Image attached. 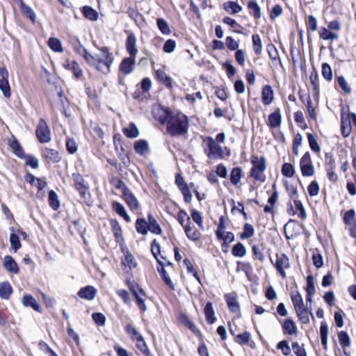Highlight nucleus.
<instances>
[{
	"label": "nucleus",
	"instance_id": "obj_10",
	"mask_svg": "<svg viewBox=\"0 0 356 356\" xmlns=\"http://www.w3.org/2000/svg\"><path fill=\"white\" fill-rule=\"evenodd\" d=\"M228 328L230 334L233 337L234 341L237 344L244 346H248L251 348H254L256 345L254 341L252 339V334L248 331H244L240 334H236L235 331L233 330L231 323L228 322Z\"/></svg>",
	"mask_w": 356,
	"mask_h": 356
},
{
	"label": "nucleus",
	"instance_id": "obj_40",
	"mask_svg": "<svg viewBox=\"0 0 356 356\" xmlns=\"http://www.w3.org/2000/svg\"><path fill=\"white\" fill-rule=\"evenodd\" d=\"M8 145L17 157L19 159L24 157V150L15 136H13V140H8Z\"/></svg>",
	"mask_w": 356,
	"mask_h": 356
},
{
	"label": "nucleus",
	"instance_id": "obj_39",
	"mask_svg": "<svg viewBox=\"0 0 356 356\" xmlns=\"http://www.w3.org/2000/svg\"><path fill=\"white\" fill-rule=\"evenodd\" d=\"M19 10L21 13L27 19H29L32 24L36 22V15L33 10L21 0L19 3Z\"/></svg>",
	"mask_w": 356,
	"mask_h": 356
},
{
	"label": "nucleus",
	"instance_id": "obj_15",
	"mask_svg": "<svg viewBox=\"0 0 356 356\" xmlns=\"http://www.w3.org/2000/svg\"><path fill=\"white\" fill-rule=\"evenodd\" d=\"M35 136L40 143H47L51 141V130L43 118H40L38 121Z\"/></svg>",
	"mask_w": 356,
	"mask_h": 356
},
{
	"label": "nucleus",
	"instance_id": "obj_62",
	"mask_svg": "<svg viewBox=\"0 0 356 356\" xmlns=\"http://www.w3.org/2000/svg\"><path fill=\"white\" fill-rule=\"evenodd\" d=\"M49 47L55 52H63L62 43L57 38L51 37L47 42Z\"/></svg>",
	"mask_w": 356,
	"mask_h": 356
},
{
	"label": "nucleus",
	"instance_id": "obj_37",
	"mask_svg": "<svg viewBox=\"0 0 356 356\" xmlns=\"http://www.w3.org/2000/svg\"><path fill=\"white\" fill-rule=\"evenodd\" d=\"M148 231L156 235H161L163 230L156 218L151 213H147Z\"/></svg>",
	"mask_w": 356,
	"mask_h": 356
},
{
	"label": "nucleus",
	"instance_id": "obj_53",
	"mask_svg": "<svg viewBox=\"0 0 356 356\" xmlns=\"http://www.w3.org/2000/svg\"><path fill=\"white\" fill-rule=\"evenodd\" d=\"M13 288L11 284L6 281L0 283V298L3 300L10 298L13 293Z\"/></svg>",
	"mask_w": 356,
	"mask_h": 356
},
{
	"label": "nucleus",
	"instance_id": "obj_63",
	"mask_svg": "<svg viewBox=\"0 0 356 356\" xmlns=\"http://www.w3.org/2000/svg\"><path fill=\"white\" fill-rule=\"evenodd\" d=\"M232 254L236 257H243L246 254V248L242 243L238 242L233 245Z\"/></svg>",
	"mask_w": 356,
	"mask_h": 356
},
{
	"label": "nucleus",
	"instance_id": "obj_25",
	"mask_svg": "<svg viewBox=\"0 0 356 356\" xmlns=\"http://www.w3.org/2000/svg\"><path fill=\"white\" fill-rule=\"evenodd\" d=\"M282 120L280 108H275L273 112L268 115L267 125L270 129H275L280 127Z\"/></svg>",
	"mask_w": 356,
	"mask_h": 356
},
{
	"label": "nucleus",
	"instance_id": "obj_9",
	"mask_svg": "<svg viewBox=\"0 0 356 356\" xmlns=\"http://www.w3.org/2000/svg\"><path fill=\"white\" fill-rule=\"evenodd\" d=\"M72 177L74 181V188L78 191L81 198L87 202L90 196L88 184L80 173H72Z\"/></svg>",
	"mask_w": 356,
	"mask_h": 356
},
{
	"label": "nucleus",
	"instance_id": "obj_12",
	"mask_svg": "<svg viewBox=\"0 0 356 356\" xmlns=\"http://www.w3.org/2000/svg\"><path fill=\"white\" fill-rule=\"evenodd\" d=\"M341 134L343 138H348L352 131L350 113L348 106H342L340 111Z\"/></svg>",
	"mask_w": 356,
	"mask_h": 356
},
{
	"label": "nucleus",
	"instance_id": "obj_29",
	"mask_svg": "<svg viewBox=\"0 0 356 356\" xmlns=\"http://www.w3.org/2000/svg\"><path fill=\"white\" fill-rule=\"evenodd\" d=\"M261 102L264 105L268 106L275 99L274 90L270 85H265L261 89Z\"/></svg>",
	"mask_w": 356,
	"mask_h": 356
},
{
	"label": "nucleus",
	"instance_id": "obj_13",
	"mask_svg": "<svg viewBox=\"0 0 356 356\" xmlns=\"http://www.w3.org/2000/svg\"><path fill=\"white\" fill-rule=\"evenodd\" d=\"M175 184L181 191L184 197V202L187 204L191 203L193 197L190 188H193L195 187V184L191 182L188 184L185 181L184 178L179 173H177L175 175Z\"/></svg>",
	"mask_w": 356,
	"mask_h": 356
},
{
	"label": "nucleus",
	"instance_id": "obj_42",
	"mask_svg": "<svg viewBox=\"0 0 356 356\" xmlns=\"http://www.w3.org/2000/svg\"><path fill=\"white\" fill-rule=\"evenodd\" d=\"M352 166L353 168V172L352 176L354 181H348L346 184V189L350 195H356V156L352 155Z\"/></svg>",
	"mask_w": 356,
	"mask_h": 356
},
{
	"label": "nucleus",
	"instance_id": "obj_54",
	"mask_svg": "<svg viewBox=\"0 0 356 356\" xmlns=\"http://www.w3.org/2000/svg\"><path fill=\"white\" fill-rule=\"evenodd\" d=\"M135 228L136 232L142 235H147L148 233V220H146L144 218H137L135 223Z\"/></svg>",
	"mask_w": 356,
	"mask_h": 356
},
{
	"label": "nucleus",
	"instance_id": "obj_49",
	"mask_svg": "<svg viewBox=\"0 0 356 356\" xmlns=\"http://www.w3.org/2000/svg\"><path fill=\"white\" fill-rule=\"evenodd\" d=\"M266 50L269 58L273 63L278 62L280 65L282 67V60L280 59L279 52L276 47L273 43H269L266 46Z\"/></svg>",
	"mask_w": 356,
	"mask_h": 356
},
{
	"label": "nucleus",
	"instance_id": "obj_43",
	"mask_svg": "<svg viewBox=\"0 0 356 356\" xmlns=\"http://www.w3.org/2000/svg\"><path fill=\"white\" fill-rule=\"evenodd\" d=\"M284 334L293 335L298 332L295 322L291 318L284 319L282 324Z\"/></svg>",
	"mask_w": 356,
	"mask_h": 356
},
{
	"label": "nucleus",
	"instance_id": "obj_57",
	"mask_svg": "<svg viewBox=\"0 0 356 356\" xmlns=\"http://www.w3.org/2000/svg\"><path fill=\"white\" fill-rule=\"evenodd\" d=\"M48 202L49 207L54 211H57L60 208V203L58 199V196L57 193L53 190L49 191Z\"/></svg>",
	"mask_w": 356,
	"mask_h": 356
},
{
	"label": "nucleus",
	"instance_id": "obj_47",
	"mask_svg": "<svg viewBox=\"0 0 356 356\" xmlns=\"http://www.w3.org/2000/svg\"><path fill=\"white\" fill-rule=\"evenodd\" d=\"M223 9L231 15H235L242 11V6L234 1H228L223 3Z\"/></svg>",
	"mask_w": 356,
	"mask_h": 356
},
{
	"label": "nucleus",
	"instance_id": "obj_60",
	"mask_svg": "<svg viewBox=\"0 0 356 356\" xmlns=\"http://www.w3.org/2000/svg\"><path fill=\"white\" fill-rule=\"evenodd\" d=\"M113 209L115 210V211L121 217L124 218V220L127 222H131V218L129 216L127 213V211L122 204L118 202H113Z\"/></svg>",
	"mask_w": 356,
	"mask_h": 356
},
{
	"label": "nucleus",
	"instance_id": "obj_45",
	"mask_svg": "<svg viewBox=\"0 0 356 356\" xmlns=\"http://www.w3.org/2000/svg\"><path fill=\"white\" fill-rule=\"evenodd\" d=\"M134 149L136 154L145 155L149 151L148 143L145 139H139L134 143Z\"/></svg>",
	"mask_w": 356,
	"mask_h": 356
},
{
	"label": "nucleus",
	"instance_id": "obj_55",
	"mask_svg": "<svg viewBox=\"0 0 356 356\" xmlns=\"http://www.w3.org/2000/svg\"><path fill=\"white\" fill-rule=\"evenodd\" d=\"M252 49L256 56H261L262 53V42L261 37L257 33H254L252 35Z\"/></svg>",
	"mask_w": 356,
	"mask_h": 356
},
{
	"label": "nucleus",
	"instance_id": "obj_3",
	"mask_svg": "<svg viewBox=\"0 0 356 356\" xmlns=\"http://www.w3.org/2000/svg\"><path fill=\"white\" fill-rule=\"evenodd\" d=\"M175 218L182 227L187 238L190 241L197 242L201 239V232L192 225L191 218L186 211L180 209L177 212Z\"/></svg>",
	"mask_w": 356,
	"mask_h": 356
},
{
	"label": "nucleus",
	"instance_id": "obj_34",
	"mask_svg": "<svg viewBox=\"0 0 356 356\" xmlns=\"http://www.w3.org/2000/svg\"><path fill=\"white\" fill-rule=\"evenodd\" d=\"M135 59L136 57H132L131 56L122 59L119 67L120 72L126 75L131 73L134 68Z\"/></svg>",
	"mask_w": 356,
	"mask_h": 356
},
{
	"label": "nucleus",
	"instance_id": "obj_48",
	"mask_svg": "<svg viewBox=\"0 0 356 356\" xmlns=\"http://www.w3.org/2000/svg\"><path fill=\"white\" fill-rule=\"evenodd\" d=\"M122 198L126 202L127 204L129 206L131 210L134 211L138 209V201L134 195L130 191V190L129 192L126 193V194L122 195Z\"/></svg>",
	"mask_w": 356,
	"mask_h": 356
},
{
	"label": "nucleus",
	"instance_id": "obj_33",
	"mask_svg": "<svg viewBox=\"0 0 356 356\" xmlns=\"http://www.w3.org/2000/svg\"><path fill=\"white\" fill-rule=\"evenodd\" d=\"M205 321L207 324L213 325L217 321L215 316V310L211 302H207L203 308Z\"/></svg>",
	"mask_w": 356,
	"mask_h": 356
},
{
	"label": "nucleus",
	"instance_id": "obj_14",
	"mask_svg": "<svg viewBox=\"0 0 356 356\" xmlns=\"http://www.w3.org/2000/svg\"><path fill=\"white\" fill-rule=\"evenodd\" d=\"M123 256L121 257V266L126 273H131L133 268L137 266V262L134 255L129 252L128 247L121 249Z\"/></svg>",
	"mask_w": 356,
	"mask_h": 356
},
{
	"label": "nucleus",
	"instance_id": "obj_31",
	"mask_svg": "<svg viewBox=\"0 0 356 356\" xmlns=\"http://www.w3.org/2000/svg\"><path fill=\"white\" fill-rule=\"evenodd\" d=\"M156 79L162 85L165 86L168 89H172V79L168 76L163 70L158 69L155 71Z\"/></svg>",
	"mask_w": 356,
	"mask_h": 356
},
{
	"label": "nucleus",
	"instance_id": "obj_35",
	"mask_svg": "<svg viewBox=\"0 0 356 356\" xmlns=\"http://www.w3.org/2000/svg\"><path fill=\"white\" fill-rule=\"evenodd\" d=\"M295 311L298 320L302 324H308L309 323V316H311L312 318L314 320V316L312 310H309L305 306L301 307V308H298L295 309Z\"/></svg>",
	"mask_w": 356,
	"mask_h": 356
},
{
	"label": "nucleus",
	"instance_id": "obj_64",
	"mask_svg": "<svg viewBox=\"0 0 356 356\" xmlns=\"http://www.w3.org/2000/svg\"><path fill=\"white\" fill-rule=\"evenodd\" d=\"M293 118L296 123L298 125V127L302 129L305 130L308 128L307 124L305 122L304 114L301 111H297L293 114Z\"/></svg>",
	"mask_w": 356,
	"mask_h": 356
},
{
	"label": "nucleus",
	"instance_id": "obj_11",
	"mask_svg": "<svg viewBox=\"0 0 356 356\" xmlns=\"http://www.w3.org/2000/svg\"><path fill=\"white\" fill-rule=\"evenodd\" d=\"M270 262L276 269L277 273L281 276L282 278L284 279L286 277V269H289L291 267L290 260L289 257L283 252H277L275 254V262L270 259Z\"/></svg>",
	"mask_w": 356,
	"mask_h": 356
},
{
	"label": "nucleus",
	"instance_id": "obj_20",
	"mask_svg": "<svg viewBox=\"0 0 356 356\" xmlns=\"http://www.w3.org/2000/svg\"><path fill=\"white\" fill-rule=\"evenodd\" d=\"M272 190H273V192H272L270 196L268 199V204L264 207V212L265 213H270L273 216L275 215L274 207L278 200V197H279V194H278V191L277 190V186H276L275 183H274L272 185Z\"/></svg>",
	"mask_w": 356,
	"mask_h": 356
},
{
	"label": "nucleus",
	"instance_id": "obj_58",
	"mask_svg": "<svg viewBox=\"0 0 356 356\" xmlns=\"http://www.w3.org/2000/svg\"><path fill=\"white\" fill-rule=\"evenodd\" d=\"M123 134L129 138H135L139 136V130L134 122L122 129Z\"/></svg>",
	"mask_w": 356,
	"mask_h": 356
},
{
	"label": "nucleus",
	"instance_id": "obj_21",
	"mask_svg": "<svg viewBox=\"0 0 356 356\" xmlns=\"http://www.w3.org/2000/svg\"><path fill=\"white\" fill-rule=\"evenodd\" d=\"M222 23L231 28V31L243 35H248V29L230 17H225L222 19Z\"/></svg>",
	"mask_w": 356,
	"mask_h": 356
},
{
	"label": "nucleus",
	"instance_id": "obj_52",
	"mask_svg": "<svg viewBox=\"0 0 356 356\" xmlns=\"http://www.w3.org/2000/svg\"><path fill=\"white\" fill-rule=\"evenodd\" d=\"M317 20L315 17L313 15H308L305 17V26L307 31V40L308 42H309L310 40V35L309 33L311 32H314L316 31L317 29Z\"/></svg>",
	"mask_w": 356,
	"mask_h": 356
},
{
	"label": "nucleus",
	"instance_id": "obj_2",
	"mask_svg": "<svg viewBox=\"0 0 356 356\" xmlns=\"http://www.w3.org/2000/svg\"><path fill=\"white\" fill-rule=\"evenodd\" d=\"M161 247L160 243L157 241L156 238L153 239L150 243V250L154 259L156 260L159 266L157 267V270L159 273L161 279L163 280L165 284L169 287L170 290H175V285L171 280L170 277L167 273L164 266L165 264L162 260H166V258L161 255Z\"/></svg>",
	"mask_w": 356,
	"mask_h": 356
},
{
	"label": "nucleus",
	"instance_id": "obj_5",
	"mask_svg": "<svg viewBox=\"0 0 356 356\" xmlns=\"http://www.w3.org/2000/svg\"><path fill=\"white\" fill-rule=\"evenodd\" d=\"M178 319L181 325L188 328L194 334L200 341H203V334L200 329L196 326L195 323L191 321L185 313H180ZM197 352L200 356H209L207 347L204 342H202L198 348Z\"/></svg>",
	"mask_w": 356,
	"mask_h": 356
},
{
	"label": "nucleus",
	"instance_id": "obj_28",
	"mask_svg": "<svg viewBox=\"0 0 356 356\" xmlns=\"http://www.w3.org/2000/svg\"><path fill=\"white\" fill-rule=\"evenodd\" d=\"M42 156L48 163H58L61 160L58 151L49 147L43 149Z\"/></svg>",
	"mask_w": 356,
	"mask_h": 356
},
{
	"label": "nucleus",
	"instance_id": "obj_38",
	"mask_svg": "<svg viewBox=\"0 0 356 356\" xmlns=\"http://www.w3.org/2000/svg\"><path fill=\"white\" fill-rule=\"evenodd\" d=\"M3 267L8 272L13 274H17L19 272L17 263L10 255L4 257Z\"/></svg>",
	"mask_w": 356,
	"mask_h": 356
},
{
	"label": "nucleus",
	"instance_id": "obj_1",
	"mask_svg": "<svg viewBox=\"0 0 356 356\" xmlns=\"http://www.w3.org/2000/svg\"><path fill=\"white\" fill-rule=\"evenodd\" d=\"M154 119L165 127L166 132L171 137L186 136L188 134V117L178 110L161 106L153 113Z\"/></svg>",
	"mask_w": 356,
	"mask_h": 356
},
{
	"label": "nucleus",
	"instance_id": "obj_46",
	"mask_svg": "<svg viewBox=\"0 0 356 356\" xmlns=\"http://www.w3.org/2000/svg\"><path fill=\"white\" fill-rule=\"evenodd\" d=\"M305 107L307 108V111L309 116V121L312 120L314 122H317V113L316 111V108L313 105V102L311 99L309 94H307L306 97V102Z\"/></svg>",
	"mask_w": 356,
	"mask_h": 356
},
{
	"label": "nucleus",
	"instance_id": "obj_44",
	"mask_svg": "<svg viewBox=\"0 0 356 356\" xmlns=\"http://www.w3.org/2000/svg\"><path fill=\"white\" fill-rule=\"evenodd\" d=\"M243 176V172L241 167L233 168L229 175V179L231 184L236 187H238V185Z\"/></svg>",
	"mask_w": 356,
	"mask_h": 356
},
{
	"label": "nucleus",
	"instance_id": "obj_19",
	"mask_svg": "<svg viewBox=\"0 0 356 356\" xmlns=\"http://www.w3.org/2000/svg\"><path fill=\"white\" fill-rule=\"evenodd\" d=\"M294 207L296 211H294L293 208V205L291 202L287 203V213L289 215L294 216L295 214H298V216L302 220H305L307 218V213L304 208V206L300 200H296L293 201Z\"/></svg>",
	"mask_w": 356,
	"mask_h": 356
},
{
	"label": "nucleus",
	"instance_id": "obj_7",
	"mask_svg": "<svg viewBox=\"0 0 356 356\" xmlns=\"http://www.w3.org/2000/svg\"><path fill=\"white\" fill-rule=\"evenodd\" d=\"M126 284L129 291L131 292L133 296L136 300V303L140 310L143 312L147 310V306L145 303L147 298V294L141 286L131 279H126Z\"/></svg>",
	"mask_w": 356,
	"mask_h": 356
},
{
	"label": "nucleus",
	"instance_id": "obj_24",
	"mask_svg": "<svg viewBox=\"0 0 356 356\" xmlns=\"http://www.w3.org/2000/svg\"><path fill=\"white\" fill-rule=\"evenodd\" d=\"M63 67L65 70L71 71L76 79L81 78L83 76L82 70L80 68L79 63L76 60L67 58L63 62Z\"/></svg>",
	"mask_w": 356,
	"mask_h": 356
},
{
	"label": "nucleus",
	"instance_id": "obj_36",
	"mask_svg": "<svg viewBox=\"0 0 356 356\" xmlns=\"http://www.w3.org/2000/svg\"><path fill=\"white\" fill-rule=\"evenodd\" d=\"M247 8L250 15H251L254 20H258L261 17V10L256 0H249L247 3Z\"/></svg>",
	"mask_w": 356,
	"mask_h": 356
},
{
	"label": "nucleus",
	"instance_id": "obj_61",
	"mask_svg": "<svg viewBox=\"0 0 356 356\" xmlns=\"http://www.w3.org/2000/svg\"><path fill=\"white\" fill-rule=\"evenodd\" d=\"M254 234V229L250 223H245L243 227V232L240 233L239 237L241 240L248 239Z\"/></svg>",
	"mask_w": 356,
	"mask_h": 356
},
{
	"label": "nucleus",
	"instance_id": "obj_4",
	"mask_svg": "<svg viewBox=\"0 0 356 356\" xmlns=\"http://www.w3.org/2000/svg\"><path fill=\"white\" fill-rule=\"evenodd\" d=\"M250 163L252 168H250L249 175L254 181L264 183L266 181V177L264 172L267 168L266 159L264 156H258L252 154L250 156Z\"/></svg>",
	"mask_w": 356,
	"mask_h": 356
},
{
	"label": "nucleus",
	"instance_id": "obj_26",
	"mask_svg": "<svg viewBox=\"0 0 356 356\" xmlns=\"http://www.w3.org/2000/svg\"><path fill=\"white\" fill-rule=\"evenodd\" d=\"M97 289L95 286L88 285L81 287L77 293L78 296L88 301L92 300L97 295Z\"/></svg>",
	"mask_w": 356,
	"mask_h": 356
},
{
	"label": "nucleus",
	"instance_id": "obj_8",
	"mask_svg": "<svg viewBox=\"0 0 356 356\" xmlns=\"http://www.w3.org/2000/svg\"><path fill=\"white\" fill-rule=\"evenodd\" d=\"M204 142L206 143L207 146V149H204V152L209 159H224L222 147L219 145L212 137L207 136L204 139Z\"/></svg>",
	"mask_w": 356,
	"mask_h": 356
},
{
	"label": "nucleus",
	"instance_id": "obj_41",
	"mask_svg": "<svg viewBox=\"0 0 356 356\" xmlns=\"http://www.w3.org/2000/svg\"><path fill=\"white\" fill-rule=\"evenodd\" d=\"M113 230L114 232L115 241L119 243L120 250L122 249V247L124 246L127 247L123 238L122 230L118 224V222L115 220H113Z\"/></svg>",
	"mask_w": 356,
	"mask_h": 356
},
{
	"label": "nucleus",
	"instance_id": "obj_59",
	"mask_svg": "<svg viewBox=\"0 0 356 356\" xmlns=\"http://www.w3.org/2000/svg\"><path fill=\"white\" fill-rule=\"evenodd\" d=\"M83 15L88 19L95 21L98 19V13L89 6H85L81 10Z\"/></svg>",
	"mask_w": 356,
	"mask_h": 356
},
{
	"label": "nucleus",
	"instance_id": "obj_51",
	"mask_svg": "<svg viewBox=\"0 0 356 356\" xmlns=\"http://www.w3.org/2000/svg\"><path fill=\"white\" fill-rule=\"evenodd\" d=\"M309 81L312 86V91L314 95H318L320 91L319 77L317 70L314 68L309 76Z\"/></svg>",
	"mask_w": 356,
	"mask_h": 356
},
{
	"label": "nucleus",
	"instance_id": "obj_30",
	"mask_svg": "<svg viewBox=\"0 0 356 356\" xmlns=\"http://www.w3.org/2000/svg\"><path fill=\"white\" fill-rule=\"evenodd\" d=\"M22 302L26 307H31L34 311L40 314L43 312V309L40 307V304L31 294H25L22 297Z\"/></svg>",
	"mask_w": 356,
	"mask_h": 356
},
{
	"label": "nucleus",
	"instance_id": "obj_17",
	"mask_svg": "<svg viewBox=\"0 0 356 356\" xmlns=\"http://www.w3.org/2000/svg\"><path fill=\"white\" fill-rule=\"evenodd\" d=\"M300 169L303 177H312L315 173L309 152H306L300 159Z\"/></svg>",
	"mask_w": 356,
	"mask_h": 356
},
{
	"label": "nucleus",
	"instance_id": "obj_18",
	"mask_svg": "<svg viewBox=\"0 0 356 356\" xmlns=\"http://www.w3.org/2000/svg\"><path fill=\"white\" fill-rule=\"evenodd\" d=\"M343 222L348 227L350 236L356 238V213L353 209H349L344 213Z\"/></svg>",
	"mask_w": 356,
	"mask_h": 356
},
{
	"label": "nucleus",
	"instance_id": "obj_22",
	"mask_svg": "<svg viewBox=\"0 0 356 356\" xmlns=\"http://www.w3.org/2000/svg\"><path fill=\"white\" fill-rule=\"evenodd\" d=\"M0 90L2 91L3 96L6 98H10L11 96L10 86L8 80V72L6 67H3L0 71Z\"/></svg>",
	"mask_w": 356,
	"mask_h": 356
},
{
	"label": "nucleus",
	"instance_id": "obj_16",
	"mask_svg": "<svg viewBox=\"0 0 356 356\" xmlns=\"http://www.w3.org/2000/svg\"><path fill=\"white\" fill-rule=\"evenodd\" d=\"M102 58L99 56L97 60H96L93 66L103 74H108L110 72V66L111 63V58L108 48H103Z\"/></svg>",
	"mask_w": 356,
	"mask_h": 356
},
{
	"label": "nucleus",
	"instance_id": "obj_50",
	"mask_svg": "<svg viewBox=\"0 0 356 356\" xmlns=\"http://www.w3.org/2000/svg\"><path fill=\"white\" fill-rule=\"evenodd\" d=\"M328 326L325 321H322L321 323L320 326V336L321 344L323 346V348L325 351L327 350V337H328Z\"/></svg>",
	"mask_w": 356,
	"mask_h": 356
},
{
	"label": "nucleus",
	"instance_id": "obj_32",
	"mask_svg": "<svg viewBox=\"0 0 356 356\" xmlns=\"http://www.w3.org/2000/svg\"><path fill=\"white\" fill-rule=\"evenodd\" d=\"M125 47L129 56L136 57L138 49L136 47V38L134 33H129L126 40Z\"/></svg>",
	"mask_w": 356,
	"mask_h": 356
},
{
	"label": "nucleus",
	"instance_id": "obj_56",
	"mask_svg": "<svg viewBox=\"0 0 356 356\" xmlns=\"http://www.w3.org/2000/svg\"><path fill=\"white\" fill-rule=\"evenodd\" d=\"M319 38L323 40H334L338 39V35L331 31H330L327 28L322 26L320 28L318 31Z\"/></svg>",
	"mask_w": 356,
	"mask_h": 356
},
{
	"label": "nucleus",
	"instance_id": "obj_27",
	"mask_svg": "<svg viewBox=\"0 0 356 356\" xmlns=\"http://www.w3.org/2000/svg\"><path fill=\"white\" fill-rule=\"evenodd\" d=\"M127 14L129 17L133 19L136 24L140 27H145L147 24L144 16L138 11L137 8L129 7L127 9Z\"/></svg>",
	"mask_w": 356,
	"mask_h": 356
},
{
	"label": "nucleus",
	"instance_id": "obj_6",
	"mask_svg": "<svg viewBox=\"0 0 356 356\" xmlns=\"http://www.w3.org/2000/svg\"><path fill=\"white\" fill-rule=\"evenodd\" d=\"M126 284L129 291L131 292L133 296L136 300V303L140 310L143 312L147 310V306L145 303L147 298V294L141 286L131 279H126Z\"/></svg>",
	"mask_w": 356,
	"mask_h": 356
},
{
	"label": "nucleus",
	"instance_id": "obj_23",
	"mask_svg": "<svg viewBox=\"0 0 356 356\" xmlns=\"http://www.w3.org/2000/svg\"><path fill=\"white\" fill-rule=\"evenodd\" d=\"M225 300L229 310L232 313L241 314L240 305L237 300V295L235 292L225 294Z\"/></svg>",
	"mask_w": 356,
	"mask_h": 356
}]
</instances>
